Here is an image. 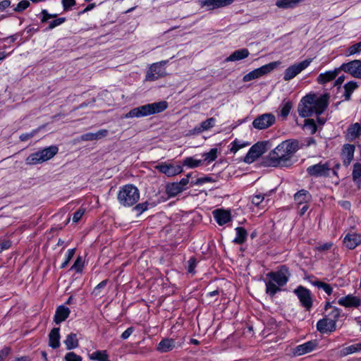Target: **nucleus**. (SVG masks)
Here are the masks:
<instances>
[{
  "label": "nucleus",
  "instance_id": "obj_1",
  "mask_svg": "<svg viewBox=\"0 0 361 361\" xmlns=\"http://www.w3.org/2000/svg\"><path fill=\"white\" fill-rule=\"evenodd\" d=\"M329 95L324 94L319 97L314 94H307L302 97L298 107L299 116L302 118L320 115L326 109Z\"/></svg>",
  "mask_w": 361,
  "mask_h": 361
},
{
  "label": "nucleus",
  "instance_id": "obj_2",
  "mask_svg": "<svg viewBox=\"0 0 361 361\" xmlns=\"http://www.w3.org/2000/svg\"><path fill=\"white\" fill-rule=\"evenodd\" d=\"M290 276L288 269L284 265L276 271L269 272L266 275V293L273 298L276 293L281 290V287L286 285Z\"/></svg>",
  "mask_w": 361,
  "mask_h": 361
},
{
  "label": "nucleus",
  "instance_id": "obj_3",
  "mask_svg": "<svg viewBox=\"0 0 361 361\" xmlns=\"http://www.w3.org/2000/svg\"><path fill=\"white\" fill-rule=\"evenodd\" d=\"M167 107L168 103L166 101L147 104L131 109L125 115V118H128L147 116L161 113L166 110Z\"/></svg>",
  "mask_w": 361,
  "mask_h": 361
},
{
  "label": "nucleus",
  "instance_id": "obj_4",
  "mask_svg": "<svg viewBox=\"0 0 361 361\" xmlns=\"http://www.w3.org/2000/svg\"><path fill=\"white\" fill-rule=\"evenodd\" d=\"M140 199V191L137 187L132 184H127L120 188L117 195L119 204L123 207H129L135 204Z\"/></svg>",
  "mask_w": 361,
  "mask_h": 361
},
{
  "label": "nucleus",
  "instance_id": "obj_5",
  "mask_svg": "<svg viewBox=\"0 0 361 361\" xmlns=\"http://www.w3.org/2000/svg\"><path fill=\"white\" fill-rule=\"evenodd\" d=\"M290 160V158L285 150L284 145L281 142L269 152L266 163L269 166H285Z\"/></svg>",
  "mask_w": 361,
  "mask_h": 361
},
{
  "label": "nucleus",
  "instance_id": "obj_6",
  "mask_svg": "<svg viewBox=\"0 0 361 361\" xmlns=\"http://www.w3.org/2000/svg\"><path fill=\"white\" fill-rule=\"evenodd\" d=\"M59 148L51 145L43 149L30 154L25 160L27 165H37L47 161L54 157L58 152Z\"/></svg>",
  "mask_w": 361,
  "mask_h": 361
},
{
  "label": "nucleus",
  "instance_id": "obj_7",
  "mask_svg": "<svg viewBox=\"0 0 361 361\" xmlns=\"http://www.w3.org/2000/svg\"><path fill=\"white\" fill-rule=\"evenodd\" d=\"M281 63L274 61L256 68L243 76L244 82H249L252 80L257 79L274 70Z\"/></svg>",
  "mask_w": 361,
  "mask_h": 361
},
{
  "label": "nucleus",
  "instance_id": "obj_8",
  "mask_svg": "<svg viewBox=\"0 0 361 361\" xmlns=\"http://www.w3.org/2000/svg\"><path fill=\"white\" fill-rule=\"evenodd\" d=\"M293 293L298 297L301 305L307 311H310L313 305V298L311 291L302 286H299L294 289Z\"/></svg>",
  "mask_w": 361,
  "mask_h": 361
},
{
  "label": "nucleus",
  "instance_id": "obj_9",
  "mask_svg": "<svg viewBox=\"0 0 361 361\" xmlns=\"http://www.w3.org/2000/svg\"><path fill=\"white\" fill-rule=\"evenodd\" d=\"M312 59H307L302 61L295 63L288 67L283 74V80L285 81H289L297 76L302 71L307 68L312 63Z\"/></svg>",
  "mask_w": 361,
  "mask_h": 361
},
{
  "label": "nucleus",
  "instance_id": "obj_10",
  "mask_svg": "<svg viewBox=\"0 0 361 361\" xmlns=\"http://www.w3.org/2000/svg\"><path fill=\"white\" fill-rule=\"evenodd\" d=\"M167 62L168 61H161L152 64L147 72L146 80L154 81L160 78L164 77L166 75L164 66Z\"/></svg>",
  "mask_w": 361,
  "mask_h": 361
},
{
  "label": "nucleus",
  "instance_id": "obj_11",
  "mask_svg": "<svg viewBox=\"0 0 361 361\" xmlns=\"http://www.w3.org/2000/svg\"><path fill=\"white\" fill-rule=\"evenodd\" d=\"M307 173L310 176L313 177H327L329 176L330 171H331L330 161L324 163L320 162L319 164L310 166L307 168Z\"/></svg>",
  "mask_w": 361,
  "mask_h": 361
},
{
  "label": "nucleus",
  "instance_id": "obj_12",
  "mask_svg": "<svg viewBox=\"0 0 361 361\" xmlns=\"http://www.w3.org/2000/svg\"><path fill=\"white\" fill-rule=\"evenodd\" d=\"M266 151L267 144L264 142H258L250 147L244 158V161L246 164H252L265 153Z\"/></svg>",
  "mask_w": 361,
  "mask_h": 361
},
{
  "label": "nucleus",
  "instance_id": "obj_13",
  "mask_svg": "<svg viewBox=\"0 0 361 361\" xmlns=\"http://www.w3.org/2000/svg\"><path fill=\"white\" fill-rule=\"evenodd\" d=\"M275 116L271 114H264L257 116L252 121V126L257 130H264L269 128L275 123Z\"/></svg>",
  "mask_w": 361,
  "mask_h": 361
},
{
  "label": "nucleus",
  "instance_id": "obj_14",
  "mask_svg": "<svg viewBox=\"0 0 361 361\" xmlns=\"http://www.w3.org/2000/svg\"><path fill=\"white\" fill-rule=\"evenodd\" d=\"M155 169L169 177L174 176L183 171L181 166L167 164L166 162H162L157 165Z\"/></svg>",
  "mask_w": 361,
  "mask_h": 361
},
{
  "label": "nucleus",
  "instance_id": "obj_15",
  "mask_svg": "<svg viewBox=\"0 0 361 361\" xmlns=\"http://www.w3.org/2000/svg\"><path fill=\"white\" fill-rule=\"evenodd\" d=\"M340 69L350 73L353 76L361 78V61L354 60L347 63H343Z\"/></svg>",
  "mask_w": 361,
  "mask_h": 361
},
{
  "label": "nucleus",
  "instance_id": "obj_16",
  "mask_svg": "<svg viewBox=\"0 0 361 361\" xmlns=\"http://www.w3.org/2000/svg\"><path fill=\"white\" fill-rule=\"evenodd\" d=\"M234 0H199V4L202 8L207 10H213L231 5Z\"/></svg>",
  "mask_w": 361,
  "mask_h": 361
},
{
  "label": "nucleus",
  "instance_id": "obj_17",
  "mask_svg": "<svg viewBox=\"0 0 361 361\" xmlns=\"http://www.w3.org/2000/svg\"><path fill=\"white\" fill-rule=\"evenodd\" d=\"M317 329L322 334L331 333L336 331V324L335 319L323 318L317 323Z\"/></svg>",
  "mask_w": 361,
  "mask_h": 361
},
{
  "label": "nucleus",
  "instance_id": "obj_18",
  "mask_svg": "<svg viewBox=\"0 0 361 361\" xmlns=\"http://www.w3.org/2000/svg\"><path fill=\"white\" fill-rule=\"evenodd\" d=\"M338 303L345 307H357L361 305V300L357 296L348 295L345 297L341 298L338 300Z\"/></svg>",
  "mask_w": 361,
  "mask_h": 361
},
{
  "label": "nucleus",
  "instance_id": "obj_19",
  "mask_svg": "<svg viewBox=\"0 0 361 361\" xmlns=\"http://www.w3.org/2000/svg\"><path fill=\"white\" fill-rule=\"evenodd\" d=\"M361 134V124L359 123H355L348 126L345 132V138L350 142L354 141L355 139L360 137Z\"/></svg>",
  "mask_w": 361,
  "mask_h": 361
},
{
  "label": "nucleus",
  "instance_id": "obj_20",
  "mask_svg": "<svg viewBox=\"0 0 361 361\" xmlns=\"http://www.w3.org/2000/svg\"><path fill=\"white\" fill-rule=\"evenodd\" d=\"M343 243L348 249L353 250L361 244V235L348 233L343 239Z\"/></svg>",
  "mask_w": 361,
  "mask_h": 361
},
{
  "label": "nucleus",
  "instance_id": "obj_21",
  "mask_svg": "<svg viewBox=\"0 0 361 361\" xmlns=\"http://www.w3.org/2000/svg\"><path fill=\"white\" fill-rule=\"evenodd\" d=\"M317 345V343L315 341H307L303 344L298 345L294 349L293 352L296 355H302L314 350Z\"/></svg>",
  "mask_w": 361,
  "mask_h": 361
},
{
  "label": "nucleus",
  "instance_id": "obj_22",
  "mask_svg": "<svg viewBox=\"0 0 361 361\" xmlns=\"http://www.w3.org/2000/svg\"><path fill=\"white\" fill-rule=\"evenodd\" d=\"M109 135V130L106 129H101L95 133H87L80 136L82 141H94L101 140Z\"/></svg>",
  "mask_w": 361,
  "mask_h": 361
},
{
  "label": "nucleus",
  "instance_id": "obj_23",
  "mask_svg": "<svg viewBox=\"0 0 361 361\" xmlns=\"http://www.w3.org/2000/svg\"><path fill=\"white\" fill-rule=\"evenodd\" d=\"M282 144L284 145L285 150H286L290 158H291L299 149L302 147V145H300L298 140L294 139L283 141Z\"/></svg>",
  "mask_w": 361,
  "mask_h": 361
},
{
  "label": "nucleus",
  "instance_id": "obj_24",
  "mask_svg": "<svg viewBox=\"0 0 361 361\" xmlns=\"http://www.w3.org/2000/svg\"><path fill=\"white\" fill-rule=\"evenodd\" d=\"M355 146L353 145L346 144L343 146L342 152V159L343 165L348 166L352 161L354 156Z\"/></svg>",
  "mask_w": 361,
  "mask_h": 361
},
{
  "label": "nucleus",
  "instance_id": "obj_25",
  "mask_svg": "<svg viewBox=\"0 0 361 361\" xmlns=\"http://www.w3.org/2000/svg\"><path fill=\"white\" fill-rule=\"evenodd\" d=\"M216 119L213 117L209 118L205 121H202L199 125L196 126L192 131L194 134H199L204 131L208 130L213 128L215 125Z\"/></svg>",
  "mask_w": 361,
  "mask_h": 361
},
{
  "label": "nucleus",
  "instance_id": "obj_26",
  "mask_svg": "<svg viewBox=\"0 0 361 361\" xmlns=\"http://www.w3.org/2000/svg\"><path fill=\"white\" fill-rule=\"evenodd\" d=\"M176 347V341L173 338H163L159 343L157 350L160 353H167L173 350Z\"/></svg>",
  "mask_w": 361,
  "mask_h": 361
},
{
  "label": "nucleus",
  "instance_id": "obj_27",
  "mask_svg": "<svg viewBox=\"0 0 361 361\" xmlns=\"http://www.w3.org/2000/svg\"><path fill=\"white\" fill-rule=\"evenodd\" d=\"M70 312L71 311L67 307L63 305L58 307L54 315L55 323L58 324L65 321L68 317Z\"/></svg>",
  "mask_w": 361,
  "mask_h": 361
},
{
  "label": "nucleus",
  "instance_id": "obj_28",
  "mask_svg": "<svg viewBox=\"0 0 361 361\" xmlns=\"http://www.w3.org/2000/svg\"><path fill=\"white\" fill-rule=\"evenodd\" d=\"M312 200L311 194L306 190L302 189L294 195V200L298 205L308 203Z\"/></svg>",
  "mask_w": 361,
  "mask_h": 361
},
{
  "label": "nucleus",
  "instance_id": "obj_29",
  "mask_svg": "<svg viewBox=\"0 0 361 361\" xmlns=\"http://www.w3.org/2000/svg\"><path fill=\"white\" fill-rule=\"evenodd\" d=\"M214 219L219 225H224L231 220V214L228 211L216 209L213 212Z\"/></svg>",
  "mask_w": 361,
  "mask_h": 361
},
{
  "label": "nucleus",
  "instance_id": "obj_30",
  "mask_svg": "<svg viewBox=\"0 0 361 361\" xmlns=\"http://www.w3.org/2000/svg\"><path fill=\"white\" fill-rule=\"evenodd\" d=\"M250 52L247 49H238L233 51L225 61L226 62L240 61L247 58Z\"/></svg>",
  "mask_w": 361,
  "mask_h": 361
},
{
  "label": "nucleus",
  "instance_id": "obj_31",
  "mask_svg": "<svg viewBox=\"0 0 361 361\" xmlns=\"http://www.w3.org/2000/svg\"><path fill=\"white\" fill-rule=\"evenodd\" d=\"M339 69H335L334 71H326L324 73H320L317 78V82L319 84H325L331 80H333L338 75Z\"/></svg>",
  "mask_w": 361,
  "mask_h": 361
},
{
  "label": "nucleus",
  "instance_id": "obj_32",
  "mask_svg": "<svg viewBox=\"0 0 361 361\" xmlns=\"http://www.w3.org/2000/svg\"><path fill=\"white\" fill-rule=\"evenodd\" d=\"M59 339V328H54L49 334V346L54 349L59 348L60 345Z\"/></svg>",
  "mask_w": 361,
  "mask_h": 361
},
{
  "label": "nucleus",
  "instance_id": "obj_33",
  "mask_svg": "<svg viewBox=\"0 0 361 361\" xmlns=\"http://www.w3.org/2000/svg\"><path fill=\"white\" fill-rule=\"evenodd\" d=\"M182 192V188L176 182L170 183L166 185V193L169 198L174 197Z\"/></svg>",
  "mask_w": 361,
  "mask_h": 361
},
{
  "label": "nucleus",
  "instance_id": "obj_34",
  "mask_svg": "<svg viewBox=\"0 0 361 361\" xmlns=\"http://www.w3.org/2000/svg\"><path fill=\"white\" fill-rule=\"evenodd\" d=\"M361 352V343H355L349 346L345 347L340 351L341 357H345L349 355L360 353Z\"/></svg>",
  "mask_w": 361,
  "mask_h": 361
},
{
  "label": "nucleus",
  "instance_id": "obj_35",
  "mask_svg": "<svg viewBox=\"0 0 361 361\" xmlns=\"http://www.w3.org/2000/svg\"><path fill=\"white\" fill-rule=\"evenodd\" d=\"M235 230L236 232V236L233 240V243L238 245L244 243L248 234L247 231L243 227H237Z\"/></svg>",
  "mask_w": 361,
  "mask_h": 361
},
{
  "label": "nucleus",
  "instance_id": "obj_36",
  "mask_svg": "<svg viewBox=\"0 0 361 361\" xmlns=\"http://www.w3.org/2000/svg\"><path fill=\"white\" fill-rule=\"evenodd\" d=\"M64 343L67 350H72L78 348L79 345V342L77 338V335L74 333L69 334L66 336V338L64 341Z\"/></svg>",
  "mask_w": 361,
  "mask_h": 361
},
{
  "label": "nucleus",
  "instance_id": "obj_37",
  "mask_svg": "<svg viewBox=\"0 0 361 361\" xmlns=\"http://www.w3.org/2000/svg\"><path fill=\"white\" fill-rule=\"evenodd\" d=\"M89 358L94 361H110L106 350H97L89 354Z\"/></svg>",
  "mask_w": 361,
  "mask_h": 361
},
{
  "label": "nucleus",
  "instance_id": "obj_38",
  "mask_svg": "<svg viewBox=\"0 0 361 361\" xmlns=\"http://www.w3.org/2000/svg\"><path fill=\"white\" fill-rule=\"evenodd\" d=\"M353 179L357 184L358 187H361V164L355 163L353 165Z\"/></svg>",
  "mask_w": 361,
  "mask_h": 361
},
{
  "label": "nucleus",
  "instance_id": "obj_39",
  "mask_svg": "<svg viewBox=\"0 0 361 361\" xmlns=\"http://www.w3.org/2000/svg\"><path fill=\"white\" fill-rule=\"evenodd\" d=\"M309 281L314 286L317 287L318 288H322L324 290V292L328 295H331L333 292V289L331 287V286L328 283H326L324 282L319 281L318 280H309Z\"/></svg>",
  "mask_w": 361,
  "mask_h": 361
},
{
  "label": "nucleus",
  "instance_id": "obj_40",
  "mask_svg": "<svg viewBox=\"0 0 361 361\" xmlns=\"http://www.w3.org/2000/svg\"><path fill=\"white\" fill-rule=\"evenodd\" d=\"M217 148H212L208 152H205L202 154V157L204 159L202 160L203 161V162H207V164H209L214 161L217 158Z\"/></svg>",
  "mask_w": 361,
  "mask_h": 361
},
{
  "label": "nucleus",
  "instance_id": "obj_41",
  "mask_svg": "<svg viewBox=\"0 0 361 361\" xmlns=\"http://www.w3.org/2000/svg\"><path fill=\"white\" fill-rule=\"evenodd\" d=\"M357 87V85L355 82L350 81L344 85V97L345 99L348 101L350 99L353 92Z\"/></svg>",
  "mask_w": 361,
  "mask_h": 361
},
{
  "label": "nucleus",
  "instance_id": "obj_42",
  "mask_svg": "<svg viewBox=\"0 0 361 361\" xmlns=\"http://www.w3.org/2000/svg\"><path fill=\"white\" fill-rule=\"evenodd\" d=\"M203 161L202 159H196L193 157H186L183 162V165L188 166L189 168H196L200 165H202Z\"/></svg>",
  "mask_w": 361,
  "mask_h": 361
},
{
  "label": "nucleus",
  "instance_id": "obj_43",
  "mask_svg": "<svg viewBox=\"0 0 361 361\" xmlns=\"http://www.w3.org/2000/svg\"><path fill=\"white\" fill-rule=\"evenodd\" d=\"M292 107L293 105L290 102H283L281 106L280 116L283 118H286L289 114Z\"/></svg>",
  "mask_w": 361,
  "mask_h": 361
},
{
  "label": "nucleus",
  "instance_id": "obj_44",
  "mask_svg": "<svg viewBox=\"0 0 361 361\" xmlns=\"http://www.w3.org/2000/svg\"><path fill=\"white\" fill-rule=\"evenodd\" d=\"M248 142H240L235 139L234 141L231 142L232 147L230 149V151L233 154H235L240 149L248 145Z\"/></svg>",
  "mask_w": 361,
  "mask_h": 361
},
{
  "label": "nucleus",
  "instance_id": "obj_45",
  "mask_svg": "<svg viewBox=\"0 0 361 361\" xmlns=\"http://www.w3.org/2000/svg\"><path fill=\"white\" fill-rule=\"evenodd\" d=\"M84 266V261L81 257H78L75 259L74 264L71 267V269L74 270L78 273H80L82 271V268Z\"/></svg>",
  "mask_w": 361,
  "mask_h": 361
},
{
  "label": "nucleus",
  "instance_id": "obj_46",
  "mask_svg": "<svg viewBox=\"0 0 361 361\" xmlns=\"http://www.w3.org/2000/svg\"><path fill=\"white\" fill-rule=\"evenodd\" d=\"M75 252V248L70 249V250H68V252L66 253V259H65L64 262L61 264V265L60 267L61 269H64L65 267H66V266L68 264V263L70 262V261L71 260V259L74 256Z\"/></svg>",
  "mask_w": 361,
  "mask_h": 361
},
{
  "label": "nucleus",
  "instance_id": "obj_47",
  "mask_svg": "<svg viewBox=\"0 0 361 361\" xmlns=\"http://www.w3.org/2000/svg\"><path fill=\"white\" fill-rule=\"evenodd\" d=\"M149 203L147 202L139 203L133 207V210L137 212V215H140L148 209Z\"/></svg>",
  "mask_w": 361,
  "mask_h": 361
},
{
  "label": "nucleus",
  "instance_id": "obj_48",
  "mask_svg": "<svg viewBox=\"0 0 361 361\" xmlns=\"http://www.w3.org/2000/svg\"><path fill=\"white\" fill-rule=\"evenodd\" d=\"M197 266V259L195 257H192L188 262V272L194 274L195 269Z\"/></svg>",
  "mask_w": 361,
  "mask_h": 361
},
{
  "label": "nucleus",
  "instance_id": "obj_49",
  "mask_svg": "<svg viewBox=\"0 0 361 361\" xmlns=\"http://www.w3.org/2000/svg\"><path fill=\"white\" fill-rule=\"evenodd\" d=\"M30 6V2L27 0H23L20 1L17 6L13 8V11L16 12H21L28 8Z\"/></svg>",
  "mask_w": 361,
  "mask_h": 361
},
{
  "label": "nucleus",
  "instance_id": "obj_50",
  "mask_svg": "<svg viewBox=\"0 0 361 361\" xmlns=\"http://www.w3.org/2000/svg\"><path fill=\"white\" fill-rule=\"evenodd\" d=\"M65 21H66V18H64V17L56 18L49 23L47 30H52L54 27L61 25Z\"/></svg>",
  "mask_w": 361,
  "mask_h": 361
},
{
  "label": "nucleus",
  "instance_id": "obj_51",
  "mask_svg": "<svg viewBox=\"0 0 361 361\" xmlns=\"http://www.w3.org/2000/svg\"><path fill=\"white\" fill-rule=\"evenodd\" d=\"M305 128L309 130L311 134H314L317 130V127L313 120H306Z\"/></svg>",
  "mask_w": 361,
  "mask_h": 361
},
{
  "label": "nucleus",
  "instance_id": "obj_52",
  "mask_svg": "<svg viewBox=\"0 0 361 361\" xmlns=\"http://www.w3.org/2000/svg\"><path fill=\"white\" fill-rule=\"evenodd\" d=\"M66 361H82V357L75 354L74 352H70L65 355Z\"/></svg>",
  "mask_w": 361,
  "mask_h": 361
},
{
  "label": "nucleus",
  "instance_id": "obj_53",
  "mask_svg": "<svg viewBox=\"0 0 361 361\" xmlns=\"http://www.w3.org/2000/svg\"><path fill=\"white\" fill-rule=\"evenodd\" d=\"M37 132H38V130L36 129V130H33L30 133H23L20 135L19 139L22 142H25V141L28 140L29 139L33 137L37 133Z\"/></svg>",
  "mask_w": 361,
  "mask_h": 361
},
{
  "label": "nucleus",
  "instance_id": "obj_54",
  "mask_svg": "<svg viewBox=\"0 0 361 361\" xmlns=\"http://www.w3.org/2000/svg\"><path fill=\"white\" fill-rule=\"evenodd\" d=\"M61 4L63 10L68 11L76 4V1L75 0H62Z\"/></svg>",
  "mask_w": 361,
  "mask_h": 361
},
{
  "label": "nucleus",
  "instance_id": "obj_55",
  "mask_svg": "<svg viewBox=\"0 0 361 361\" xmlns=\"http://www.w3.org/2000/svg\"><path fill=\"white\" fill-rule=\"evenodd\" d=\"M361 51V41L358 43L353 44L348 49L349 55H353Z\"/></svg>",
  "mask_w": 361,
  "mask_h": 361
},
{
  "label": "nucleus",
  "instance_id": "obj_56",
  "mask_svg": "<svg viewBox=\"0 0 361 361\" xmlns=\"http://www.w3.org/2000/svg\"><path fill=\"white\" fill-rule=\"evenodd\" d=\"M85 212V209L80 208L79 209H78L73 215V221L74 222H78L79 220H80Z\"/></svg>",
  "mask_w": 361,
  "mask_h": 361
},
{
  "label": "nucleus",
  "instance_id": "obj_57",
  "mask_svg": "<svg viewBox=\"0 0 361 361\" xmlns=\"http://www.w3.org/2000/svg\"><path fill=\"white\" fill-rule=\"evenodd\" d=\"M330 315L331 317L330 319H335V322L336 323L337 319L341 315V310L336 307H332V310L330 313Z\"/></svg>",
  "mask_w": 361,
  "mask_h": 361
},
{
  "label": "nucleus",
  "instance_id": "obj_58",
  "mask_svg": "<svg viewBox=\"0 0 361 361\" xmlns=\"http://www.w3.org/2000/svg\"><path fill=\"white\" fill-rule=\"evenodd\" d=\"M300 144L302 145V147L304 146L310 147L311 145H315L316 144V140H314V138H313L312 137H309L305 138V140H304V142H302V143H300Z\"/></svg>",
  "mask_w": 361,
  "mask_h": 361
},
{
  "label": "nucleus",
  "instance_id": "obj_59",
  "mask_svg": "<svg viewBox=\"0 0 361 361\" xmlns=\"http://www.w3.org/2000/svg\"><path fill=\"white\" fill-rule=\"evenodd\" d=\"M264 196L261 195H256L252 198V203L256 206H259L260 203L263 201Z\"/></svg>",
  "mask_w": 361,
  "mask_h": 361
},
{
  "label": "nucleus",
  "instance_id": "obj_60",
  "mask_svg": "<svg viewBox=\"0 0 361 361\" xmlns=\"http://www.w3.org/2000/svg\"><path fill=\"white\" fill-rule=\"evenodd\" d=\"M11 246V242L9 240H4L0 243V252L5 250H8Z\"/></svg>",
  "mask_w": 361,
  "mask_h": 361
},
{
  "label": "nucleus",
  "instance_id": "obj_61",
  "mask_svg": "<svg viewBox=\"0 0 361 361\" xmlns=\"http://www.w3.org/2000/svg\"><path fill=\"white\" fill-rule=\"evenodd\" d=\"M134 331V328L130 326L128 327L121 336V338L123 340L127 339Z\"/></svg>",
  "mask_w": 361,
  "mask_h": 361
},
{
  "label": "nucleus",
  "instance_id": "obj_62",
  "mask_svg": "<svg viewBox=\"0 0 361 361\" xmlns=\"http://www.w3.org/2000/svg\"><path fill=\"white\" fill-rule=\"evenodd\" d=\"M11 349L9 348H4L1 350H0V360L4 361V359L8 355Z\"/></svg>",
  "mask_w": 361,
  "mask_h": 361
},
{
  "label": "nucleus",
  "instance_id": "obj_63",
  "mask_svg": "<svg viewBox=\"0 0 361 361\" xmlns=\"http://www.w3.org/2000/svg\"><path fill=\"white\" fill-rule=\"evenodd\" d=\"M107 280H104L101 281L94 289V292L95 294H98L101 288H104L107 284Z\"/></svg>",
  "mask_w": 361,
  "mask_h": 361
},
{
  "label": "nucleus",
  "instance_id": "obj_64",
  "mask_svg": "<svg viewBox=\"0 0 361 361\" xmlns=\"http://www.w3.org/2000/svg\"><path fill=\"white\" fill-rule=\"evenodd\" d=\"M178 185L182 188L183 191L187 188V185L189 183L188 178H182L179 182H177Z\"/></svg>",
  "mask_w": 361,
  "mask_h": 361
}]
</instances>
